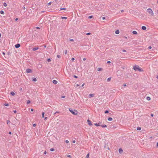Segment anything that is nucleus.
Here are the masks:
<instances>
[{
  "mask_svg": "<svg viewBox=\"0 0 158 158\" xmlns=\"http://www.w3.org/2000/svg\"><path fill=\"white\" fill-rule=\"evenodd\" d=\"M100 122L97 123H94V125L96 126H101V125H100Z\"/></svg>",
  "mask_w": 158,
  "mask_h": 158,
  "instance_id": "9",
  "label": "nucleus"
},
{
  "mask_svg": "<svg viewBox=\"0 0 158 158\" xmlns=\"http://www.w3.org/2000/svg\"><path fill=\"white\" fill-rule=\"evenodd\" d=\"M139 67V66L138 65H135L133 67V69L135 70L136 71L137 70H138Z\"/></svg>",
  "mask_w": 158,
  "mask_h": 158,
  "instance_id": "3",
  "label": "nucleus"
},
{
  "mask_svg": "<svg viewBox=\"0 0 158 158\" xmlns=\"http://www.w3.org/2000/svg\"><path fill=\"white\" fill-rule=\"evenodd\" d=\"M115 34H118L119 33V30H117L115 31Z\"/></svg>",
  "mask_w": 158,
  "mask_h": 158,
  "instance_id": "17",
  "label": "nucleus"
},
{
  "mask_svg": "<svg viewBox=\"0 0 158 158\" xmlns=\"http://www.w3.org/2000/svg\"><path fill=\"white\" fill-rule=\"evenodd\" d=\"M141 129V128L140 127H137V130H140Z\"/></svg>",
  "mask_w": 158,
  "mask_h": 158,
  "instance_id": "27",
  "label": "nucleus"
},
{
  "mask_svg": "<svg viewBox=\"0 0 158 158\" xmlns=\"http://www.w3.org/2000/svg\"><path fill=\"white\" fill-rule=\"evenodd\" d=\"M83 60L84 61H85V60H86V58H83Z\"/></svg>",
  "mask_w": 158,
  "mask_h": 158,
  "instance_id": "55",
  "label": "nucleus"
},
{
  "mask_svg": "<svg viewBox=\"0 0 158 158\" xmlns=\"http://www.w3.org/2000/svg\"><path fill=\"white\" fill-rule=\"evenodd\" d=\"M75 142H76V141L75 140H74L73 141V143H75Z\"/></svg>",
  "mask_w": 158,
  "mask_h": 158,
  "instance_id": "58",
  "label": "nucleus"
},
{
  "mask_svg": "<svg viewBox=\"0 0 158 158\" xmlns=\"http://www.w3.org/2000/svg\"><path fill=\"white\" fill-rule=\"evenodd\" d=\"M36 28L37 29H40V27H36Z\"/></svg>",
  "mask_w": 158,
  "mask_h": 158,
  "instance_id": "63",
  "label": "nucleus"
},
{
  "mask_svg": "<svg viewBox=\"0 0 158 158\" xmlns=\"http://www.w3.org/2000/svg\"><path fill=\"white\" fill-rule=\"evenodd\" d=\"M9 134H11V132L10 131V132H9Z\"/></svg>",
  "mask_w": 158,
  "mask_h": 158,
  "instance_id": "64",
  "label": "nucleus"
},
{
  "mask_svg": "<svg viewBox=\"0 0 158 158\" xmlns=\"http://www.w3.org/2000/svg\"><path fill=\"white\" fill-rule=\"evenodd\" d=\"M0 13L2 15H4V12L3 10H1L0 11Z\"/></svg>",
  "mask_w": 158,
  "mask_h": 158,
  "instance_id": "22",
  "label": "nucleus"
},
{
  "mask_svg": "<svg viewBox=\"0 0 158 158\" xmlns=\"http://www.w3.org/2000/svg\"><path fill=\"white\" fill-rule=\"evenodd\" d=\"M75 60V58H72L71 59V60L72 61H73Z\"/></svg>",
  "mask_w": 158,
  "mask_h": 158,
  "instance_id": "49",
  "label": "nucleus"
},
{
  "mask_svg": "<svg viewBox=\"0 0 158 158\" xmlns=\"http://www.w3.org/2000/svg\"><path fill=\"white\" fill-rule=\"evenodd\" d=\"M73 77L74 78H78V77L77 76H76V75H74L73 76Z\"/></svg>",
  "mask_w": 158,
  "mask_h": 158,
  "instance_id": "43",
  "label": "nucleus"
},
{
  "mask_svg": "<svg viewBox=\"0 0 158 158\" xmlns=\"http://www.w3.org/2000/svg\"><path fill=\"white\" fill-rule=\"evenodd\" d=\"M146 29H147L146 27L145 26H143L142 27V29L143 30H146Z\"/></svg>",
  "mask_w": 158,
  "mask_h": 158,
  "instance_id": "10",
  "label": "nucleus"
},
{
  "mask_svg": "<svg viewBox=\"0 0 158 158\" xmlns=\"http://www.w3.org/2000/svg\"><path fill=\"white\" fill-rule=\"evenodd\" d=\"M4 105L6 106H9V104L8 103H5Z\"/></svg>",
  "mask_w": 158,
  "mask_h": 158,
  "instance_id": "34",
  "label": "nucleus"
},
{
  "mask_svg": "<svg viewBox=\"0 0 158 158\" xmlns=\"http://www.w3.org/2000/svg\"><path fill=\"white\" fill-rule=\"evenodd\" d=\"M111 63L110 61H108L107 62V64H110Z\"/></svg>",
  "mask_w": 158,
  "mask_h": 158,
  "instance_id": "48",
  "label": "nucleus"
},
{
  "mask_svg": "<svg viewBox=\"0 0 158 158\" xmlns=\"http://www.w3.org/2000/svg\"><path fill=\"white\" fill-rule=\"evenodd\" d=\"M132 33L135 35H137V32L136 31H132Z\"/></svg>",
  "mask_w": 158,
  "mask_h": 158,
  "instance_id": "13",
  "label": "nucleus"
},
{
  "mask_svg": "<svg viewBox=\"0 0 158 158\" xmlns=\"http://www.w3.org/2000/svg\"><path fill=\"white\" fill-rule=\"evenodd\" d=\"M51 61V59L50 58H48L47 60V61L48 62H50Z\"/></svg>",
  "mask_w": 158,
  "mask_h": 158,
  "instance_id": "26",
  "label": "nucleus"
},
{
  "mask_svg": "<svg viewBox=\"0 0 158 158\" xmlns=\"http://www.w3.org/2000/svg\"><path fill=\"white\" fill-rule=\"evenodd\" d=\"M118 151H119V152L121 153H122L123 152V150L121 148H120L118 149Z\"/></svg>",
  "mask_w": 158,
  "mask_h": 158,
  "instance_id": "11",
  "label": "nucleus"
},
{
  "mask_svg": "<svg viewBox=\"0 0 158 158\" xmlns=\"http://www.w3.org/2000/svg\"><path fill=\"white\" fill-rule=\"evenodd\" d=\"M123 52H126V50H125V49H123L122 51Z\"/></svg>",
  "mask_w": 158,
  "mask_h": 158,
  "instance_id": "50",
  "label": "nucleus"
},
{
  "mask_svg": "<svg viewBox=\"0 0 158 158\" xmlns=\"http://www.w3.org/2000/svg\"><path fill=\"white\" fill-rule=\"evenodd\" d=\"M87 122L88 125H89L90 126L92 125V123L91 121H90L89 119H88L87 120Z\"/></svg>",
  "mask_w": 158,
  "mask_h": 158,
  "instance_id": "5",
  "label": "nucleus"
},
{
  "mask_svg": "<svg viewBox=\"0 0 158 158\" xmlns=\"http://www.w3.org/2000/svg\"><path fill=\"white\" fill-rule=\"evenodd\" d=\"M47 117H45L44 118V119L45 120H46L47 119Z\"/></svg>",
  "mask_w": 158,
  "mask_h": 158,
  "instance_id": "59",
  "label": "nucleus"
},
{
  "mask_svg": "<svg viewBox=\"0 0 158 158\" xmlns=\"http://www.w3.org/2000/svg\"><path fill=\"white\" fill-rule=\"evenodd\" d=\"M52 82L53 84H56L58 83V82L56 80H53Z\"/></svg>",
  "mask_w": 158,
  "mask_h": 158,
  "instance_id": "8",
  "label": "nucleus"
},
{
  "mask_svg": "<svg viewBox=\"0 0 158 158\" xmlns=\"http://www.w3.org/2000/svg\"><path fill=\"white\" fill-rule=\"evenodd\" d=\"M67 53V50H65L64 51V54H66Z\"/></svg>",
  "mask_w": 158,
  "mask_h": 158,
  "instance_id": "42",
  "label": "nucleus"
},
{
  "mask_svg": "<svg viewBox=\"0 0 158 158\" xmlns=\"http://www.w3.org/2000/svg\"><path fill=\"white\" fill-rule=\"evenodd\" d=\"M84 85H85V84H84H84H83L82 85H81V87H83L84 86Z\"/></svg>",
  "mask_w": 158,
  "mask_h": 158,
  "instance_id": "62",
  "label": "nucleus"
},
{
  "mask_svg": "<svg viewBox=\"0 0 158 158\" xmlns=\"http://www.w3.org/2000/svg\"><path fill=\"white\" fill-rule=\"evenodd\" d=\"M26 72L27 73H31L32 72V70L31 69H27L26 70Z\"/></svg>",
  "mask_w": 158,
  "mask_h": 158,
  "instance_id": "4",
  "label": "nucleus"
},
{
  "mask_svg": "<svg viewBox=\"0 0 158 158\" xmlns=\"http://www.w3.org/2000/svg\"><path fill=\"white\" fill-rule=\"evenodd\" d=\"M108 119L109 121H111L113 119L111 117H109L108 118Z\"/></svg>",
  "mask_w": 158,
  "mask_h": 158,
  "instance_id": "20",
  "label": "nucleus"
},
{
  "mask_svg": "<svg viewBox=\"0 0 158 158\" xmlns=\"http://www.w3.org/2000/svg\"><path fill=\"white\" fill-rule=\"evenodd\" d=\"M20 46V44H17L15 45V47L16 48H18Z\"/></svg>",
  "mask_w": 158,
  "mask_h": 158,
  "instance_id": "6",
  "label": "nucleus"
},
{
  "mask_svg": "<svg viewBox=\"0 0 158 158\" xmlns=\"http://www.w3.org/2000/svg\"><path fill=\"white\" fill-rule=\"evenodd\" d=\"M61 18L62 19H67V18L66 17H61Z\"/></svg>",
  "mask_w": 158,
  "mask_h": 158,
  "instance_id": "25",
  "label": "nucleus"
},
{
  "mask_svg": "<svg viewBox=\"0 0 158 158\" xmlns=\"http://www.w3.org/2000/svg\"><path fill=\"white\" fill-rule=\"evenodd\" d=\"M39 48L38 47H35L33 48L32 50L33 51H35L39 49Z\"/></svg>",
  "mask_w": 158,
  "mask_h": 158,
  "instance_id": "7",
  "label": "nucleus"
},
{
  "mask_svg": "<svg viewBox=\"0 0 158 158\" xmlns=\"http://www.w3.org/2000/svg\"><path fill=\"white\" fill-rule=\"evenodd\" d=\"M67 157H69V158H71L72 157L71 156V155H67Z\"/></svg>",
  "mask_w": 158,
  "mask_h": 158,
  "instance_id": "37",
  "label": "nucleus"
},
{
  "mask_svg": "<svg viewBox=\"0 0 158 158\" xmlns=\"http://www.w3.org/2000/svg\"><path fill=\"white\" fill-rule=\"evenodd\" d=\"M93 17V15H91L90 16H89L88 18L89 19H91Z\"/></svg>",
  "mask_w": 158,
  "mask_h": 158,
  "instance_id": "33",
  "label": "nucleus"
},
{
  "mask_svg": "<svg viewBox=\"0 0 158 158\" xmlns=\"http://www.w3.org/2000/svg\"><path fill=\"white\" fill-rule=\"evenodd\" d=\"M44 112H42V118H43L44 117Z\"/></svg>",
  "mask_w": 158,
  "mask_h": 158,
  "instance_id": "32",
  "label": "nucleus"
},
{
  "mask_svg": "<svg viewBox=\"0 0 158 158\" xmlns=\"http://www.w3.org/2000/svg\"><path fill=\"white\" fill-rule=\"evenodd\" d=\"M18 18H16L15 19V21H17L18 20Z\"/></svg>",
  "mask_w": 158,
  "mask_h": 158,
  "instance_id": "61",
  "label": "nucleus"
},
{
  "mask_svg": "<svg viewBox=\"0 0 158 158\" xmlns=\"http://www.w3.org/2000/svg\"><path fill=\"white\" fill-rule=\"evenodd\" d=\"M69 110L74 115H77V111L76 110L70 108L69 109Z\"/></svg>",
  "mask_w": 158,
  "mask_h": 158,
  "instance_id": "1",
  "label": "nucleus"
},
{
  "mask_svg": "<svg viewBox=\"0 0 158 158\" xmlns=\"http://www.w3.org/2000/svg\"><path fill=\"white\" fill-rule=\"evenodd\" d=\"M30 102H31L30 100H27V104H29Z\"/></svg>",
  "mask_w": 158,
  "mask_h": 158,
  "instance_id": "35",
  "label": "nucleus"
},
{
  "mask_svg": "<svg viewBox=\"0 0 158 158\" xmlns=\"http://www.w3.org/2000/svg\"><path fill=\"white\" fill-rule=\"evenodd\" d=\"M65 142L66 143H69V141H68V140H65Z\"/></svg>",
  "mask_w": 158,
  "mask_h": 158,
  "instance_id": "44",
  "label": "nucleus"
},
{
  "mask_svg": "<svg viewBox=\"0 0 158 158\" xmlns=\"http://www.w3.org/2000/svg\"><path fill=\"white\" fill-rule=\"evenodd\" d=\"M152 47L151 46H150L148 47V49H151L152 48Z\"/></svg>",
  "mask_w": 158,
  "mask_h": 158,
  "instance_id": "41",
  "label": "nucleus"
},
{
  "mask_svg": "<svg viewBox=\"0 0 158 158\" xmlns=\"http://www.w3.org/2000/svg\"><path fill=\"white\" fill-rule=\"evenodd\" d=\"M146 99L148 100L149 101L151 100V98L149 97H147Z\"/></svg>",
  "mask_w": 158,
  "mask_h": 158,
  "instance_id": "23",
  "label": "nucleus"
},
{
  "mask_svg": "<svg viewBox=\"0 0 158 158\" xmlns=\"http://www.w3.org/2000/svg\"><path fill=\"white\" fill-rule=\"evenodd\" d=\"M57 57L58 58H60V56L59 55H57Z\"/></svg>",
  "mask_w": 158,
  "mask_h": 158,
  "instance_id": "36",
  "label": "nucleus"
},
{
  "mask_svg": "<svg viewBox=\"0 0 158 158\" xmlns=\"http://www.w3.org/2000/svg\"><path fill=\"white\" fill-rule=\"evenodd\" d=\"M147 11L152 16L154 15L153 11L151 8H148L147 10Z\"/></svg>",
  "mask_w": 158,
  "mask_h": 158,
  "instance_id": "2",
  "label": "nucleus"
},
{
  "mask_svg": "<svg viewBox=\"0 0 158 158\" xmlns=\"http://www.w3.org/2000/svg\"><path fill=\"white\" fill-rule=\"evenodd\" d=\"M89 153H88L86 156L85 158H89Z\"/></svg>",
  "mask_w": 158,
  "mask_h": 158,
  "instance_id": "28",
  "label": "nucleus"
},
{
  "mask_svg": "<svg viewBox=\"0 0 158 158\" xmlns=\"http://www.w3.org/2000/svg\"><path fill=\"white\" fill-rule=\"evenodd\" d=\"M66 10V8H60V10Z\"/></svg>",
  "mask_w": 158,
  "mask_h": 158,
  "instance_id": "45",
  "label": "nucleus"
},
{
  "mask_svg": "<svg viewBox=\"0 0 158 158\" xmlns=\"http://www.w3.org/2000/svg\"><path fill=\"white\" fill-rule=\"evenodd\" d=\"M111 77H110L107 78V82L110 81L111 80Z\"/></svg>",
  "mask_w": 158,
  "mask_h": 158,
  "instance_id": "18",
  "label": "nucleus"
},
{
  "mask_svg": "<svg viewBox=\"0 0 158 158\" xmlns=\"http://www.w3.org/2000/svg\"><path fill=\"white\" fill-rule=\"evenodd\" d=\"M46 47V45H41L40 46V47H43L44 48H45Z\"/></svg>",
  "mask_w": 158,
  "mask_h": 158,
  "instance_id": "24",
  "label": "nucleus"
},
{
  "mask_svg": "<svg viewBox=\"0 0 158 158\" xmlns=\"http://www.w3.org/2000/svg\"><path fill=\"white\" fill-rule=\"evenodd\" d=\"M156 147H158V142H157L156 143Z\"/></svg>",
  "mask_w": 158,
  "mask_h": 158,
  "instance_id": "60",
  "label": "nucleus"
},
{
  "mask_svg": "<svg viewBox=\"0 0 158 158\" xmlns=\"http://www.w3.org/2000/svg\"><path fill=\"white\" fill-rule=\"evenodd\" d=\"M106 19L105 17H102V19H103V20H104L105 19Z\"/></svg>",
  "mask_w": 158,
  "mask_h": 158,
  "instance_id": "47",
  "label": "nucleus"
},
{
  "mask_svg": "<svg viewBox=\"0 0 158 158\" xmlns=\"http://www.w3.org/2000/svg\"><path fill=\"white\" fill-rule=\"evenodd\" d=\"M55 150V149L54 148H51L50 149V151L51 152L54 151Z\"/></svg>",
  "mask_w": 158,
  "mask_h": 158,
  "instance_id": "30",
  "label": "nucleus"
},
{
  "mask_svg": "<svg viewBox=\"0 0 158 158\" xmlns=\"http://www.w3.org/2000/svg\"><path fill=\"white\" fill-rule=\"evenodd\" d=\"M102 70V69L101 68H98L97 69V71H100L101 70Z\"/></svg>",
  "mask_w": 158,
  "mask_h": 158,
  "instance_id": "16",
  "label": "nucleus"
},
{
  "mask_svg": "<svg viewBox=\"0 0 158 158\" xmlns=\"http://www.w3.org/2000/svg\"><path fill=\"white\" fill-rule=\"evenodd\" d=\"M46 153H47V152H46V151H45L44 152V154L45 155V154H46Z\"/></svg>",
  "mask_w": 158,
  "mask_h": 158,
  "instance_id": "52",
  "label": "nucleus"
},
{
  "mask_svg": "<svg viewBox=\"0 0 158 158\" xmlns=\"http://www.w3.org/2000/svg\"><path fill=\"white\" fill-rule=\"evenodd\" d=\"M3 6H6L7 5V4L6 3V2H4L3 3Z\"/></svg>",
  "mask_w": 158,
  "mask_h": 158,
  "instance_id": "29",
  "label": "nucleus"
},
{
  "mask_svg": "<svg viewBox=\"0 0 158 158\" xmlns=\"http://www.w3.org/2000/svg\"><path fill=\"white\" fill-rule=\"evenodd\" d=\"M32 80L33 81H37V79H36V78H34V77H32Z\"/></svg>",
  "mask_w": 158,
  "mask_h": 158,
  "instance_id": "12",
  "label": "nucleus"
},
{
  "mask_svg": "<svg viewBox=\"0 0 158 158\" xmlns=\"http://www.w3.org/2000/svg\"><path fill=\"white\" fill-rule=\"evenodd\" d=\"M151 116L152 117H153V116H154V114H151Z\"/></svg>",
  "mask_w": 158,
  "mask_h": 158,
  "instance_id": "56",
  "label": "nucleus"
},
{
  "mask_svg": "<svg viewBox=\"0 0 158 158\" xmlns=\"http://www.w3.org/2000/svg\"><path fill=\"white\" fill-rule=\"evenodd\" d=\"M94 96V94H90L89 95V97H92Z\"/></svg>",
  "mask_w": 158,
  "mask_h": 158,
  "instance_id": "15",
  "label": "nucleus"
},
{
  "mask_svg": "<svg viewBox=\"0 0 158 158\" xmlns=\"http://www.w3.org/2000/svg\"><path fill=\"white\" fill-rule=\"evenodd\" d=\"M109 113V111L108 110H106L105 112V114H107Z\"/></svg>",
  "mask_w": 158,
  "mask_h": 158,
  "instance_id": "31",
  "label": "nucleus"
},
{
  "mask_svg": "<svg viewBox=\"0 0 158 158\" xmlns=\"http://www.w3.org/2000/svg\"><path fill=\"white\" fill-rule=\"evenodd\" d=\"M10 94L12 95V96H14L15 95V93L14 92H11L10 93Z\"/></svg>",
  "mask_w": 158,
  "mask_h": 158,
  "instance_id": "21",
  "label": "nucleus"
},
{
  "mask_svg": "<svg viewBox=\"0 0 158 158\" xmlns=\"http://www.w3.org/2000/svg\"><path fill=\"white\" fill-rule=\"evenodd\" d=\"M100 126L103 128L105 127H107L106 125L105 124L101 125Z\"/></svg>",
  "mask_w": 158,
  "mask_h": 158,
  "instance_id": "19",
  "label": "nucleus"
},
{
  "mask_svg": "<svg viewBox=\"0 0 158 158\" xmlns=\"http://www.w3.org/2000/svg\"><path fill=\"white\" fill-rule=\"evenodd\" d=\"M91 34V33L90 32H89L87 33H86V35H89Z\"/></svg>",
  "mask_w": 158,
  "mask_h": 158,
  "instance_id": "39",
  "label": "nucleus"
},
{
  "mask_svg": "<svg viewBox=\"0 0 158 158\" xmlns=\"http://www.w3.org/2000/svg\"><path fill=\"white\" fill-rule=\"evenodd\" d=\"M138 70L139 71V72H141V71H143V70H142V69H141L139 67V68H138Z\"/></svg>",
  "mask_w": 158,
  "mask_h": 158,
  "instance_id": "14",
  "label": "nucleus"
},
{
  "mask_svg": "<svg viewBox=\"0 0 158 158\" xmlns=\"http://www.w3.org/2000/svg\"><path fill=\"white\" fill-rule=\"evenodd\" d=\"M52 3V2H49V3L48 4V5H49H49H51V4Z\"/></svg>",
  "mask_w": 158,
  "mask_h": 158,
  "instance_id": "38",
  "label": "nucleus"
},
{
  "mask_svg": "<svg viewBox=\"0 0 158 158\" xmlns=\"http://www.w3.org/2000/svg\"><path fill=\"white\" fill-rule=\"evenodd\" d=\"M36 124H35V123L33 125V127H35V126H36Z\"/></svg>",
  "mask_w": 158,
  "mask_h": 158,
  "instance_id": "57",
  "label": "nucleus"
},
{
  "mask_svg": "<svg viewBox=\"0 0 158 158\" xmlns=\"http://www.w3.org/2000/svg\"><path fill=\"white\" fill-rule=\"evenodd\" d=\"M6 122H7V123L8 124L10 122V121L9 120H7L6 121Z\"/></svg>",
  "mask_w": 158,
  "mask_h": 158,
  "instance_id": "40",
  "label": "nucleus"
},
{
  "mask_svg": "<svg viewBox=\"0 0 158 158\" xmlns=\"http://www.w3.org/2000/svg\"><path fill=\"white\" fill-rule=\"evenodd\" d=\"M70 41H71V42H73L74 41V40L73 39H70Z\"/></svg>",
  "mask_w": 158,
  "mask_h": 158,
  "instance_id": "46",
  "label": "nucleus"
},
{
  "mask_svg": "<svg viewBox=\"0 0 158 158\" xmlns=\"http://www.w3.org/2000/svg\"><path fill=\"white\" fill-rule=\"evenodd\" d=\"M56 113H59V112H58V111H56L55 113L54 114H55Z\"/></svg>",
  "mask_w": 158,
  "mask_h": 158,
  "instance_id": "51",
  "label": "nucleus"
},
{
  "mask_svg": "<svg viewBox=\"0 0 158 158\" xmlns=\"http://www.w3.org/2000/svg\"><path fill=\"white\" fill-rule=\"evenodd\" d=\"M13 111L15 113H16L17 112V111L16 110H14Z\"/></svg>",
  "mask_w": 158,
  "mask_h": 158,
  "instance_id": "54",
  "label": "nucleus"
},
{
  "mask_svg": "<svg viewBox=\"0 0 158 158\" xmlns=\"http://www.w3.org/2000/svg\"><path fill=\"white\" fill-rule=\"evenodd\" d=\"M65 96H61V98H65Z\"/></svg>",
  "mask_w": 158,
  "mask_h": 158,
  "instance_id": "53",
  "label": "nucleus"
}]
</instances>
